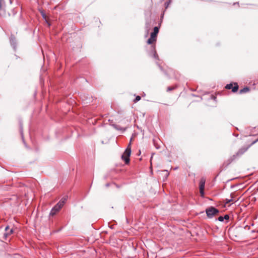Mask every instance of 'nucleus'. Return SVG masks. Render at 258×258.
<instances>
[{
	"instance_id": "f257e3e1",
	"label": "nucleus",
	"mask_w": 258,
	"mask_h": 258,
	"mask_svg": "<svg viewBox=\"0 0 258 258\" xmlns=\"http://www.w3.org/2000/svg\"><path fill=\"white\" fill-rule=\"evenodd\" d=\"M219 211L214 207H210L206 209L207 216L209 218H213L215 215L218 214Z\"/></svg>"
},
{
	"instance_id": "f03ea898",
	"label": "nucleus",
	"mask_w": 258,
	"mask_h": 258,
	"mask_svg": "<svg viewBox=\"0 0 258 258\" xmlns=\"http://www.w3.org/2000/svg\"><path fill=\"white\" fill-rule=\"evenodd\" d=\"M131 153V149L128 147L124 151L121 156V158L125 162V164H128L130 162V156Z\"/></svg>"
},
{
	"instance_id": "7ed1b4c3",
	"label": "nucleus",
	"mask_w": 258,
	"mask_h": 258,
	"mask_svg": "<svg viewBox=\"0 0 258 258\" xmlns=\"http://www.w3.org/2000/svg\"><path fill=\"white\" fill-rule=\"evenodd\" d=\"M206 180L204 178H202L200 182V192L202 197L204 196V188Z\"/></svg>"
},
{
	"instance_id": "20e7f679",
	"label": "nucleus",
	"mask_w": 258,
	"mask_h": 258,
	"mask_svg": "<svg viewBox=\"0 0 258 258\" xmlns=\"http://www.w3.org/2000/svg\"><path fill=\"white\" fill-rule=\"evenodd\" d=\"M234 86L233 87L232 84H229L226 85L225 88L227 89H232L233 92H236L238 89V86L237 83L234 84Z\"/></svg>"
},
{
	"instance_id": "39448f33",
	"label": "nucleus",
	"mask_w": 258,
	"mask_h": 258,
	"mask_svg": "<svg viewBox=\"0 0 258 258\" xmlns=\"http://www.w3.org/2000/svg\"><path fill=\"white\" fill-rule=\"evenodd\" d=\"M61 208L56 204L51 210L50 215L53 216Z\"/></svg>"
},
{
	"instance_id": "423d86ee",
	"label": "nucleus",
	"mask_w": 258,
	"mask_h": 258,
	"mask_svg": "<svg viewBox=\"0 0 258 258\" xmlns=\"http://www.w3.org/2000/svg\"><path fill=\"white\" fill-rule=\"evenodd\" d=\"M151 49H152V52L151 53L152 55V56L154 58H155L156 59H158V54H157L156 51L155 50V46L154 45L152 46Z\"/></svg>"
},
{
	"instance_id": "0eeeda50",
	"label": "nucleus",
	"mask_w": 258,
	"mask_h": 258,
	"mask_svg": "<svg viewBox=\"0 0 258 258\" xmlns=\"http://www.w3.org/2000/svg\"><path fill=\"white\" fill-rule=\"evenodd\" d=\"M248 149V147H243L239 149V150L237 153V155H241L244 153H245Z\"/></svg>"
},
{
	"instance_id": "6e6552de",
	"label": "nucleus",
	"mask_w": 258,
	"mask_h": 258,
	"mask_svg": "<svg viewBox=\"0 0 258 258\" xmlns=\"http://www.w3.org/2000/svg\"><path fill=\"white\" fill-rule=\"evenodd\" d=\"M67 200V197H63L59 201V202L57 204L59 205L61 208H62L64 203L66 202Z\"/></svg>"
},
{
	"instance_id": "1a4fd4ad",
	"label": "nucleus",
	"mask_w": 258,
	"mask_h": 258,
	"mask_svg": "<svg viewBox=\"0 0 258 258\" xmlns=\"http://www.w3.org/2000/svg\"><path fill=\"white\" fill-rule=\"evenodd\" d=\"M10 43L13 46L14 49H15L16 47V41L14 37H11L10 39Z\"/></svg>"
},
{
	"instance_id": "9d476101",
	"label": "nucleus",
	"mask_w": 258,
	"mask_h": 258,
	"mask_svg": "<svg viewBox=\"0 0 258 258\" xmlns=\"http://www.w3.org/2000/svg\"><path fill=\"white\" fill-rule=\"evenodd\" d=\"M112 125L113 126L114 128H115L117 130L122 131L123 132L125 130V128H122L118 125L113 124Z\"/></svg>"
},
{
	"instance_id": "9b49d317",
	"label": "nucleus",
	"mask_w": 258,
	"mask_h": 258,
	"mask_svg": "<svg viewBox=\"0 0 258 258\" xmlns=\"http://www.w3.org/2000/svg\"><path fill=\"white\" fill-rule=\"evenodd\" d=\"M155 41V38H152V37H150V38L148 40L147 43L149 44H152Z\"/></svg>"
},
{
	"instance_id": "f8f14e48",
	"label": "nucleus",
	"mask_w": 258,
	"mask_h": 258,
	"mask_svg": "<svg viewBox=\"0 0 258 258\" xmlns=\"http://www.w3.org/2000/svg\"><path fill=\"white\" fill-rule=\"evenodd\" d=\"M249 89L248 87H245L240 90V93H245L249 91Z\"/></svg>"
},
{
	"instance_id": "ddd939ff",
	"label": "nucleus",
	"mask_w": 258,
	"mask_h": 258,
	"mask_svg": "<svg viewBox=\"0 0 258 258\" xmlns=\"http://www.w3.org/2000/svg\"><path fill=\"white\" fill-rule=\"evenodd\" d=\"M230 196H231V199H226V204H228L230 202L233 201V194H231Z\"/></svg>"
},
{
	"instance_id": "4468645a",
	"label": "nucleus",
	"mask_w": 258,
	"mask_h": 258,
	"mask_svg": "<svg viewBox=\"0 0 258 258\" xmlns=\"http://www.w3.org/2000/svg\"><path fill=\"white\" fill-rule=\"evenodd\" d=\"M13 232V229H11L9 231H8L6 233H5L4 236L5 237H7L8 235H10V234H11Z\"/></svg>"
},
{
	"instance_id": "2eb2a0df",
	"label": "nucleus",
	"mask_w": 258,
	"mask_h": 258,
	"mask_svg": "<svg viewBox=\"0 0 258 258\" xmlns=\"http://www.w3.org/2000/svg\"><path fill=\"white\" fill-rule=\"evenodd\" d=\"M157 35L154 32L151 33L150 37H152V38H156Z\"/></svg>"
},
{
	"instance_id": "dca6fc26",
	"label": "nucleus",
	"mask_w": 258,
	"mask_h": 258,
	"mask_svg": "<svg viewBox=\"0 0 258 258\" xmlns=\"http://www.w3.org/2000/svg\"><path fill=\"white\" fill-rule=\"evenodd\" d=\"M154 32L157 34L159 32V28L157 27H155L154 28Z\"/></svg>"
},
{
	"instance_id": "f3484780",
	"label": "nucleus",
	"mask_w": 258,
	"mask_h": 258,
	"mask_svg": "<svg viewBox=\"0 0 258 258\" xmlns=\"http://www.w3.org/2000/svg\"><path fill=\"white\" fill-rule=\"evenodd\" d=\"M140 99H141V97L139 96H137L136 97V98L135 99L134 102H137L139 101V100H140Z\"/></svg>"
},
{
	"instance_id": "a211bd4d",
	"label": "nucleus",
	"mask_w": 258,
	"mask_h": 258,
	"mask_svg": "<svg viewBox=\"0 0 258 258\" xmlns=\"http://www.w3.org/2000/svg\"><path fill=\"white\" fill-rule=\"evenodd\" d=\"M218 220L220 221V222H223L224 221V217H222V216H220L218 218Z\"/></svg>"
},
{
	"instance_id": "6ab92c4d",
	"label": "nucleus",
	"mask_w": 258,
	"mask_h": 258,
	"mask_svg": "<svg viewBox=\"0 0 258 258\" xmlns=\"http://www.w3.org/2000/svg\"><path fill=\"white\" fill-rule=\"evenodd\" d=\"M224 219L228 220L229 218V216L228 215H225L224 217Z\"/></svg>"
},
{
	"instance_id": "aec40b11",
	"label": "nucleus",
	"mask_w": 258,
	"mask_h": 258,
	"mask_svg": "<svg viewBox=\"0 0 258 258\" xmlns=\"http://www.w3.org/2000/svg\"><path fill=\"white\" fill-rule=\"evenodd\" d=\"M41 15L44 19H46V16L43 12H41Z\"/></svg>"
},
{
	"instance_id": "412c9836",
	"label": "nucleus",
	"mask_w": 258,
	"mask_h": 258,
	"mask_svg": "<svg viewBox=\"0 0 258 258\" xmlns=\"http://www.w3.org/2000/svg\"><path fill=\"white\" fill-rule=\"evenodd\" d=\"M9 229V226H7L6 228H5V231H8V230Z\"/></svg>"
},
{
	"instance_id": "4be33fe9",
	"label": "nucleus",
	"mask_w": 258,
	"mask_h": 258,
	"mask_svg": "<svg viewBox=\"0 0 258 258\" xmlns=\"http://www.w3.org/2000/svg\"><path fill=\"white\" fill-rule=\"evenodd\" d=\"M164 172H166V175L168 176L169 175V173L168 172V171L167 170H164Z\"/></svg>"
},
{
	"instance_id": "5701e85b",
	"label": "nucleus",
	"mask_w": 258,
	"mask_h": 258,
	"mask_svg": "<svg viewBox=\"0 0 258 258\" xmlns=\"http://www.w3.org/2000/svg\"><path fill=\"white\" fill-rule=\"evenodd\" d=\"M172 89L171 88H170V87H168V88H167V91H170V90H171Z\"/></svg>"
},
{
	"instance_id": "b1692460",
	"label": "nucleus",
	"mask_w": 258,
	"mask_h": 258,
	"mask_svg": "<svg viewBox=\"0 0 258 258\" xmlns=\"http://www.w3.org/2000/svg\"><path fill=\"white\" fill-rule=\"evenodd\" d=\"M21 134L22 137L23 139V135L22 131H21Z\"/></svg>"
},
{
	"instance_id": "393cba45",
	"label": "nucleus",
	"mask_w": 258,
	"mask_h": 258,
	"mask_svg": "<svg viewBox=\"0 0 258 258\" xmlns=\"http://www.w3.org/2000/svg\"><path fill=\"white\" fill-rule=\"evenodd\" d=\"M257 141H258V139H257V140H256V141H255L253 142L252 143L251 145H252V144H254L255 143H256V142Z\"/></svg>"
}]
</instances>
